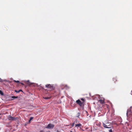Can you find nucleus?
<instances>
[{
  "mask_svg": "<svg viewBox=\"0 0 132 132\" xmlns=\"http://www.w3.org/2000/svg\"><path fill=\"white\" fill-rule=\"evenodd\" d=\"M103 126L104 128H111L112 127L111 123L110 122L103 123Z\"/></svg>",
  "mask_w": 132,
  "mask_h": 132,
  "instance_id": "obj_1",
  "label": "nucleus"
},
{
  "mask_svg": "<svg viewBox=\"0 0 132 132\" xmlns=\"http://www.w3.org/2000/svg\"><path fill=\"white\" fill-rule=\"evenodd\" d=\"M126 115L127 117H130L132 116V112L131 109L128 110Z\"/></svg>",
  "mask_w": 132,
  "mask_h": 132,
  "instance_id": "obj_2",
  "label": "nucleus"
},
{
  "mask_svg": "<svg viewBox=\"0 0 132 132\" xmlns=\"http://www.w3.org/2000/svg\"><path fill=\"white\" fill-rule=\"evenodd\" d=\"M54 127V124L50 123L48 124L45 128L48 129H52Z\"/></svg>",
  "mask_w": 132,
  "mask_h": 132,
  "instance_id": "obj_3",
  "label": "nucleus"
},
{
  "mask_svg": "<svg viewBox=\"0 0 132 132\" xmlns=\"http://www.w3.org/2000/svg\"><path fill=\"white\" fill-rule=\"evenodd\" d=\"M46 87L47 88H48L51 89V90L53 89H54V87L52 86L50 84H47L46 85Z\"/></svg>",
  "mask_w": 132,
  "mask_h": 132,
  "instance_id": "obj_4",
  "label": "nucleus"
},
{
  "mask_svg": "<svg viewBox=\"0 0 132 132\" xmlns=\"http://www.w3.org/2000/svg\"><path fill=\"white\" fill-rule=\"evenodd\" d=\"M8 118L9 120L12 121H15L16 119V118L15 117H12L11 115H9Z\"/></svg>",
  "mask_w": 132,
  "mask_h": 132,
  "instance_id": "obj_5",
  "label": "nucleus"
},
{
  "mask_svg": "<svg viewBox=\"0 0 132 132\" xmlns=\"http://www.w3.org/2000/svg\"><path fill=\"white\" fill-rule=\"evenodd\" d=\"M76 102L80 106H82L83 103V102H82L79 99L77 100Z\"/></svg>",
  "mask_w": 132,
  "mask_h": 132,
  "instance_id": "obj_6",
  "label": "nucleus"
},
{
  "mask_svg": "<svg viewBox=\"0 0 132 132\" xmlns=\"http://www.w3.org/2000/svg\"><path fill=\"white\" fill-rule=\"evenodd\" d=\"M99 102L102 104H103L105 103L104 99V98L100 99L99 100Z\"/></svg>",
  "mask_w": 132,
  "mask_h": 132,
  "instance_id": "obj_7",
  "label": "nucleus"
},
{
  "mask_svg": "<svg viewBox=\"0 0 132 132\" xmlns=\"http://www.w3.org/2000/svg\"><path fill=\"white\" fill-rule=\"evenodd\" d=\"M81 126L82 125L80 123L76 124L75 125V127H77V129L78 128V127H80L81 128Z\"/></svg>",
  "mask_w": 132,
  "mask_h": 132,
  "instance_id": "obj_8",
  "label": "nucleus"
},
{
  "mask_svg": "<svg viewBox=\"0 0 132 132\" xmlns=\"http://www.w3.org/2000/svg\"><path fill=\"white\" fill-rule=\"evenodd\" d=\"M113 80L114 82H115L117 81V78L116 77L113 78Z\"/></svg>",
  "mask_w": 132,
  "mask_h": 132,
  "instance_id": "obj_9",
  "label": "nucleus"
},
{
  "mask_svg": "<svg viewBox=\"0 0 132 132\" xmlns=\"http://www.w3.org/2000/svg\"><path fill=\"white\" fill-rule=\"evenodd\" d=\"M33 119V117H31L30 119L29 120V122H30V121L31 120H32Z\"/></svg>",
  "mask_w": 132,
  "mask_h": 132,
  "instance_id": "obj_10",
  "label": "nucleus"
},
{
  "mask_svg": "<svg viewBox=\"0 0 132 132\" xmlns=\"http://www.w3.org/2000/svg\"><path fill=\"white\" fill-rule=\"evenodd\" d=\"M80 113L79 112H78L77 113V117L79 118V117L80 116Z\"/></svg>",
  "mask_w": 132,
  "mask_h": 132,
  "instance_id": "obj_11",
  "label": "nucleus"
},
{
  "mask_svg": "<svg viewBox=\"0 0 132 132\" xmlns=\"http://www.w3.org/2000/svg\"><path fill=\"white\" fill-rule=\"evenodd\" d=\"M44 98L45 99H48L50 98V97H44Z\"/></svg>",
  "mask_w": 132,
  "mask_h": 132,
  "instance_id": "obj_12",
  "label": "nucleus"
},
{
  "mask_svg": "<svg viewBox=\"0 0 132 132\" xmlns=\"http://www.w3.org/2000/svg\"><path fill=\"white\" fill-rule=\"evenodd\" d=\"M4 81H5V80H3L2 79H1V78H0V82H3Z\"/></svg>",
  "mask_w": 132,
  "mask_h": 132,
  "instance_id": "obj_13",
  "label": "nucleus"
},
{
  "mask_svg": "<svg viewBox=\"0 0 132 132\" xmlns=\"http://www.w3.org/2000/svg\"><path fill=\"white\" fill-rule=\"evenodd\" d=\"M80 100H81V101H83V102H85V100H84V99H83V98H81V99H80Z\"/></svg>",
  "mask_w": 132,
  "mask_h": 132,
  "instance_id": "obj_14",
  "label": "nucleus"
},
{
  "mask_svg": "<svg viewBox=\"0 0 132 132\" xmlns=\"http://www.w3.org/2000/svg\"><path fill=\"white\" fill-rule=\"evenodd\" d=\"M15 92L17 93H19V90H15Z\"/></svg>",
  "mask_w": 132,
  "mask_h": 132,
  "instance_id": "obj_15",
  "label": "nucleus"
},
{
  "mask_svg": "<svg viewBox=\"0 0 132 132\" xmlns=\"http://www.w3.org/2000/svg\"><path fill=\"white\" fill-rule=\"evenodd\" d=\"M17 97H17L15 96H12V98H16Z\"/></svg>",
  "mask_w": 132,
  "mask_h": 132,
  "instance_id": "obj_16",
  "label": "nucleus"
},
{
  "mask_svg": "<svg viewBox=\"0 0 132 132\" xmlns=\"http://www.w3.org/2000/svg\"><path fill=\"white\" fill-rule=\"evenodd\" d=\"M14 81L15 82H19V81L18 80L16 81V80H14Z\"/></svg>",
  "mask_w": 132,
  "mask_h": 132,
  "instance_id": "obj_17",
  "label": "nucleus"
},
{
  "mask_svg": "<svg viewBox=\"0 0 132 132\" xmlns=\"http://www.w3.org/2000/svg\"><path fill=\"white\" fill-rule=\"evenodd\" d=\"M0 93L1 94L3 95V93L2 92L1 90H0Z\"/></svg>",
  "mask_w": 132,
  "mask_h": 132,
  "instance_id": "obj_18",
  "label": "nucleus"
},
{
  "mask_svg": "<svg viewBox=\"0 0 132 132\" xmlns=\"http://www.w3.org/2000/svg\"><path fill=\"white\" fill-rule=\"evenodd\" d=\"M109 132H112V129H110L109 130Z\"/></svg>",
  "mask_w": 132,
  "mask_h": 132,
  "instance_id": "obj_19",
  "label": "nucleus"
},
{
  "mask_svg": "<svg viewBox=\"0 0 132 132\" xmlns=\"http://www.w3.org/2000/svg\"><path fill=\"white\" fill-rule=\"evenodd\" d=\"M74 124L75 122L73 123L72 124V127H73L74 126Z\"/></svg>",
  "mask_w": 132,
  "mask_h": 132,
  "instance_id": "obj_20",
  "label": "nucleus"
},
{
  "mask_svg": "<svg viewBox=\"0 0 132 132\" xmlns=\"http://www.w3.org/2000/svg\"><path fill=\"white\" fill-rule=\"evenodd\" d=\"M19 92H20V91H22V90H19Z\"/></svg>",
  "mask_w": 132,
  "mask_h": 132,
  "instance_id": "obj_21",
  "label": "nucleus"
},
{
  "mask_svg": "<svg viewBox=\"0 0 132 132\" xmlns=\"http://www.w3.org/2000/svg\"><path fill=\"white\" fill-rule=\"evenodd\" d=\"M131 94L132 95V90H131Z\"/></svg>",
  "mask_w": 132,
  "mask_h": 132,
  "instance_id": "obj_22",
  "label": "nucleus"
},
{
  "mask_svg": "<svg viewBox=\"0 0 132 132\" xmlns=\"http://www.w3.org/2000/svg\"><path fill=\"white\" fill-rule=\"evenodd\" d=\"M40 132H43V130L40 131Z\"/></svg>",
  "mask_w": 132,
  "mask_h": 132,
  "instance_id": "obj_23",
  "label": "nucleus"
},
{
  "mask_svg": "<svg viewBox=\"0 0 132 132\" xmlns=\"http://www.w3.org/2000/svg\"><path fill=\"white\" fill-rule=\"evenodd\" d=\"M21 84L22 85H24V84L23 83H21Z\"/></svg>",
  "mask_w": 132,
  "mask_h": 132,
  "instance_id": "obj_24",
  "label": "nucleus"
},
{
  "mask_svg": "<svg viewBox=\"0 0 132 132\" xmlns=\"http://www.w3.org/2000/svg\"><path fill=\"white\" fill-rule=\"evenodd\" d=\"M70 132H73L72 131H71Z\"/></svg>",
  "mask_w": 132,
  "mask_h": 132,
  "instance_id": "obj_25",
  "label": "nucleus"
},
{
  "mask_svg": "<svg viewBox=\"0 0 132 132\" xmlns=\"http://www.w3.org/2000/svg\"><path fill=\"white\" fill-rule=\"evenodd\" d=\"M58 132H59L58 131Z\"/></svg>",
  "mask_w": 132,
  "mask_h": 132,
  "instance_id": "obj_26",
  "label": "nucleus"
},
{
  "mask_svg": "<svg viewBox=\"0 0 132 132\" xmlns=\"http://www.w3.org/2000/svg\"><path fill=\"white\" fill-rule=\"evenodd\" d=\"M1 114H0V115Z\"/></svg>",
  "mask_w": 132,
  "mask_h": 132,
  "instance_id": "obj_27",
  "label": "nucleus"
}]
</instances>
